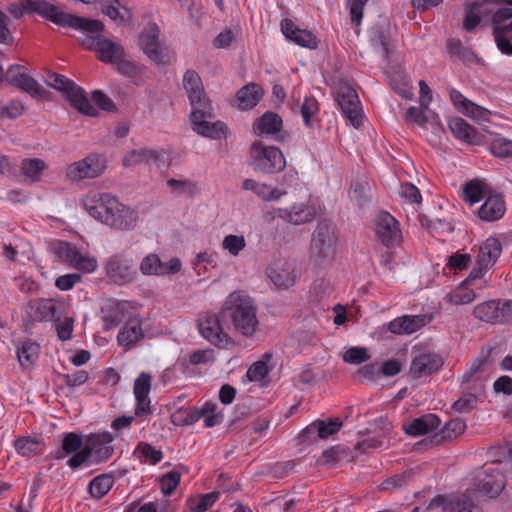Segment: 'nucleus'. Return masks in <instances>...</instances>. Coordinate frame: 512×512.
Returning a JSON list of instances; mask_svg holds the SVG:
<instances>
[{"label":"nucleus","instance_id":"f3484780","mask_svg":"<svg viewBox=\"0 0 512 512\" xmlns=\"http://www.w3.org/2000/svg\"><path fill=\"white\" fill-rule=\"evenodd\" d=\"M138 223V210L120 202L118 199L103 224L116 231L128 232L134 230Z\"/></svg>","mask_w":512,"mask_h":512},{"label":"nucleus","instance_id":"bb28decb","mask_svg":"<svg viewBox=\"0 0 512 512\" xmlns=\"http://www.w3.org/2000/svg\"><path fill=\"white\" fill-rule=\"evenodd\" d=\"M151 379L149 373L141 372L134 381L133 394L136 400L134 412L138 417L151 413V400L149 398Z\"/></svg>","mask_w":512,"mask_h":512},{"label":"nucleus","instance_id":"0eeeda50","mask_svg":"<svg viewBox=\"0 0 512 512\" xmlns=\"http://www.w3.org/2000/svg\"><path fill=\"white\" fill-rule=\"evenodd\" d=\"M473 316L489 324L512 323V300L492 299L477 304Z\"/></svg>","mask_w":512,"mask_h":512},{"label":"nucleus","instance_id":"393cba45","mask_svg":"<svg viewBox=\"0 0 512 512\" xmlns=\"http://www.w3.org/2000/svg\"><path fill=\"white\" fill-rule=\"evenodd\" d=\"M276 216L282 220L293 224L302 225L312 222L317 214L315 205L308 202L295 203L288 208H278Z\"/></svg>","mask_w":512,"mask_h":512},{"label":"nucleus","instance_id":"4be33fe9","mask_svg":"<svg viewBox=\"0 0 512 512\" xmlns=\"http://www.w3.org/2000/svg\"><path fill=\"white\" fill-rule=\"evenodd\" d=\"M114 441V436L109 431L90 433L85 438V444L90 450V456L94 458L95 463L108 461L114 454V447L110 444Z\"/></svg>","mask_w":512,"mask_h":512},{"label":"nucleus","instance_id":"7ed1b4c3","mask_svg":"<svg viewBox=\"0 0 512 512\" xmlns=\"http://www.w3.org/2000/svg\"><path fill=\"white\" fill-rule=\"evenodd\" d=\"M227 315L235 330L243 336H252L259 324L257 318V308L253 299L244 291L232 292L225 301L223 310Z\"/></svg>","mask_w":512,"mask_h":512},{"label":"nucleus","instance_id":"c85d7f7f","mask_svg":"<svg viewBox=\"0 0 512 512\" xmlns=\"http://www.w3.org/2000/svg\"><path fill=\"white\" fill-rule=\"evenodd\" d=\"M431 320L432 316L427 314L403 315L390 321L388 330L393 334L410 335L429 324Z\"/></svg>","mask_w":512,"mask_h":512},{"label":"nucleus","instance_id":"2f4dec72","mask_svg":"<svg viewBox=\"0 0 512 512\" xmlns=\"http://www.w3.org/2000/svg\"><path fill=\"white\" fill-rule=\"evenodd\" d=\"M143 338L144 332L140 319L130 317L119 330L117 342L120 347L128 351Z\"/></svg>","mask_w":512,"mask_h":512},{"label":"nucleus","instance_id":"f8f14e48","mask_svg":"<svg viewBox=\"0 0 512 512\" xmlns=\"http://www.w3.org/2000/svg\"><path fill=\"white\" fill-rule=\"evenodd\" d=\"M106 160L99 154H90L82 160L76 161L66 168V178L70 181L93 179L104 173Z\"/></svg>","mask_w":512,"mask_h":512},{"label":"nucleus","instance_id":"bf43d9fd","mask_svg":"<svg viewBox=\"0 0 512 512\" xmlns=\"http://www.w3.org/2000/svg\"><path fill=\"white\" fill-rule=\"evenodd\" d=\"M167 185L173 192L181 195L192 196L197 190L196 184L187 179H170Z\"/></svg>","mask_w":512,"mask_h":512},{"label":"nucleus","instance_id":"aec40b11","mask_svg":"<svg viewBox=\"0 0 512 512\" xmlns=\"http://www.w3.org/2000/svg\"><path fill=\"white\" fill-rule=\"evenodd\" d=\"M434 507H442L443 512H482L468 491L453 496L438 495L430 502L428 509Z\"/></svg>","mask_w":512,"mask_h":512},{"label":"nucleus","instance_id":"cd10ccee","mask_svg":"<svg viewBox=\"0 0 512 512\" xmlns=\"http://www.w3.org/2000/svg\"><path fill=\"white\" fill-rule=\"evenodd\" d=\"M271 282L278 288H289L296 282L294 267L285 259L274 260L266 269Z\"/></svg>","mask_w":512,"mask_h":512},{"label":"nucleus","instance_id":"c756f323","mask_svg":"<svg viewBox=\"0 0 512 512\" xmlns=\"http://www.w3.org/2000/svg\"><path fill=\"white\" fill-rule=\"evenodd\" d=\"M506 212L504 196L500 193H489L478 209L477 215L482 221L494 222L501 219Z\"/></svg>","mask_w":512,"mask_h":512},{"label":"nucleus","instance_id":"1a4fd4ad","mask_svg":"<svg viewBox=\"0 0 512 512\" xmlns=\"http://www.w3.org/2000/svg\"><path fill=\"white\" fill-rule=\"evenodd\" d=\"M336 102L343 117L359 128L363 122V110L356 90L348 83H340L336 93Z\"/></svg>","mask_w":512,"mask_h":512},{"label":"nucleus","instance_id":"5701e85b","mask_svg":"<svg viewBox=\"0 0 512 512\" xmlns=\"http://www.w3.org/2000/svg\"><path fill=\"white\" fill-rule=\"evenodd\" d=\"M106 273L114 283L119 285L132 282L136 276L132 260L122 254H114L108 259Z\"/></svg>","mask_w":512,"mask_h":512},{"label":"nucleus","instance_id":"338daca9","mask_svg":"<svg viewBox=\"0 0 512 512\" xmlns=\"http://www.w3.org/2000/svg\"><path fill=\"white\" fill-rule=\"evenodd\" d=\"M471 261L472 258L469 254L455 253L448 257L447 266L451 271H462L470 266Z\"/></svg>","mask_w":512,"mask_h":512},{"label":"nucleus","instance_id":"c03bdc74","mask_svg":"<svg viewBox=\"0 0 512 512\" xmlns=\"http://www.w3.org/2000/svg\"><path fill=\"white\" fill-rule=\"evenodd\" d=\"M449 96L450 100L460 113L469 116L474 117L476 115V112L479 111L480 107L475 105L472 101L467 99L460 91L450 88L449 89Z\"/></svg>","mask_w":512,"mask_h":512},{"label":"nucleus","instance_id":"dca6fc26","mask_svg":"<svg viewBox=\"0 0 512 512\" xmlns=\"http://www.w3.org/2000/svg\"><path fill=\"white\" fill-rule=\"evenodd\" d=\"M374 231L378 240L387 248L398 245L402 238L400 224L386 211L379 212L374 220Z\"/></svg>","mask_w":512,"mask_h":512},{"label":"nucleus","instance_id":"774afa93","mask_svg":"<svg viewBox=\"0 0 512 512\" xmlns=\"http://www.w3.org/2000/svg\"><path fill=\"white\" fill-rule=\"evenodd\" d=\"M71 457L67 460V465L73 470L79 469L81 466L86 464L91 456L90 450L84 443L83 448L79 449L77 452L70 454Z\"/></svg>","mask_w":512,"mask_h":512},{"label":"nucleus","instance_id":"6ab92c4d","mask_svg":"<svg viewBox=\"0 0 512 512\" xmlns=\"http://www.w3.org/2000/svg\"><path fill=\"white\" fill-rule=\"evenodd\" d=\"M506 486V478L497 467H484L476 477L477 490L489 498L497 497Z\"/></svg>","mask_w":512,"mask_h":512},{"label":"nucleus","instance_id":"13d9d810","mask_svg":"<svg viewBox=\"0 0 512 512\" xmlns=\"http://www.w3.org/2000/svg\"><path fill=\"white\" fill-rule=\"evenodd\" d=\"M223 249L230 255L237 256L246 247V240L243 235H226L222 241Z\"/></svg>","mask_w":512,"mask_h":512},{"label":"nucleus","instance_id":"e2e57ef3","mask_svg":"<svg viewBox=\"0 0 512 512\" xmlns=\"http://www.w3.org/2000/svg\"><path fill=\"white\" fill-rule=\"evenodd\" d=\"M25 108L21 101L11 100L0 106V118L16 119L21 116Z\"/></svg>","mask_w":512,"mask_h":512},{"label":"nucleus","instance_id":"a878e982","mask_svg":"<svg viewBox=\"0 0 512 512\" xmlns=\"http://www.w3.org/2000/svg\"><path fill=\"white\" fill-rule=\"evenodd\" d=\"M443 365L440 355L432 352H420L416 354L410 365V375L414 379L430 376Z\"/></svg>","mask_w":512,"mask_h":512},{"label":"nucleus","instance_id":"09e8293b","mask_svg":"<svg viewBox=\"0 0 512 512\" xmlns=\"http://www.w3.org/2000/svg\"><path fill=\"white\" fill-rule=\"evenodd\" d=\"M201 417L204 418L206 427H214L223 420V416L216 412V405L214 403H205L199 412L192 415V420L197 421Z\"/></svg>","mask_w":512,"mask_h":512},{"label":"nucleus","instance_id":"49530a36","mask_svg":"<svg viewBox=\"0 0 512 512\" xmlns=\"http://www.w3.org/2000/svg\"><path fill=\"white\" fill-rule=\"evenodd\" d=\"M475 297V292L469 288V285L463 282L447 294L448 302L453 305L469 304L475 299Z\"/></svg>","mask_w":512,"mask_h":512},{"label":"nucleus","instance_id":"4c0bfd02","mask_svg":"<svg viewBox=\"0 0 512 512\" xmlns=\"http://www.w3.org/2000/svg\"><path fill=\"white\" fill-rule=\"evenodd\" d=\"M440 425V419L435 414H426L413 419L406 427L405 432L411 436H421L437 430Z\"/></svg>","mask_w":512,"mask_h":512},{"label":"nucleus","instance_id":"6e6552de","mask_svg":"<svg viewBox=\"0 0 512 512\" xmlns=\"http://www.w3.org/2000/svg\"><path fill=\"white\" fill-rule=\"evenodd\" d=\"M336 102L343 117L359 128L363 122V110L356 90L348 83H340L336 93Z\"/></svg>","mask_w":512,"mask_h":512},{"label":"nucleus","instance_id":"de8ad7c7","mask_svg":"<svg viewBox=\"0 0 512 512\" xmlns=\"http://www.w3.org/2000/svg\"><path fill=\"white\" fill-rule=\"evenodd\" d=\"M186 470L185 466L180 465L177 470H173L162 475L160 478L161 492L166 496L171 495L180 483L181 472Z\"/></svg>","mask_w":512,"mask_h":512},{"label":"nucleus","instance_id":"79ce46f5","mask_svg":"<svg viewBox=\"0 0 512 512\" xmlns=\"http://www.w3.org/2000/svg\"><path fill=\"white\" fill-rule=\"evenodd\" d=\"M260 98L261 93L258 85H245L237 93L238 107L242 110L252 109L258 104Z\"/></svg>","mask_w":512,"mask_h":512},{"label":"nucleus","instance_id":"052dcab7","mask_svg":"<svg viewBox=\"0 0 512 512\" xmlns=\"http://www.w3.org/2000/svg\"><path fill=\"white\" fill-rule=\"evenodd\" d=\"M390 82L393 89L399 96H401L404 99L412 98V87L409 85V82L404 74H397L396 77L391 78Z\"/></svg>","mask_w":512,"mask_h":512},{"label":"nucleus","instance_id":"5fc2aeb1","mask_svg":"<svg viewBox=\"0 0 512 512\" xmlns=\"http://www.w3.org/2000/svg\"><path fill=\"white\" fill-rule=\"evenodd\" d=\"M447 49L451 57L464 62L470 61L474 57V53L469 48L464 47L459 39H449Z\"/></svg>","mask_w":512,"mask_h":512},{"label":"nucleus","instance_id":"412c9836","mask_svg":"<svg viewBox=\"0 0 512 512\" xmlns=\"http://www.w3.org/2000/svg\"><path fill=\"white\" fill-rule=\"evenodd\" d=\"M180 259L174 257L168 262H163L158 254L150 253L140 262V272L145 276H167L174 275L181 270Z\"/></svg>","mask_w":512,"mask_h":512},{"label":"nucleus","instance_id":"ea45409f","mask_svg":"<svg viewBox=\"0 0 512 512\" xmlns=\"http://www.w3.org/2000/svg\"><path fill=\"white\" fill-rule=\"evenodd\" d=\"M341 427L342 422L338 418L329 419L328 421H317L303 429L300 436L305 437L306 435L317 433L320 439H327L336 434Z\"/></svg>","mask_w":512,"mask_h":512},{"label":"nucleus","instance_id":"2eb2a0df","mask_svg":"<svg viewBox=\"0 0 512 512\" xmlns=\"http://www.w3.org/2000/svg\"><path fill=\"white\" fill-rule=\"evenodd\" d=\"M512 21V8L504 7L498 9L493 15V35L497 48L507 56H512V30L509 23Z\"/></svg>","mask_w":512,"mask_h":512},{"label":"nucleus","instance_id":"864d4df0","mask_svg":"<svg viewBox=\"0 0 512 512\" xmlns=\"http://www.w3.org/2000/svg\"><path fill=\"white\" fill-rule=\"evenodd\" d=\"M271 359V354L266 353L263 358L253 363L247 370L246 376L250 381H260L264 379L269 372L268 361Z\"/></svg>","mask_w":512,"mask_h":512},{"label":"nucleus","instance_id":"7c9ffc66","mask_svg":"<svg viewBox=\"0 0 512 512\" xmlns=\"http://www.w3.org/2000/svg\"><path fill=\"white\" fill-rule=\"evenodd\" d=\"M280 26L281 31L288 40L304 48H317L316 36L308 30L296 27L292 20L285 18L281 21Z\"/></svg>","mask_w":512,"mask_h":512},{"label":"nucleus","instance_id":"3c124183","mask_svg":"<svg viewBox=\"0 0 512 512\" xmlns=\"http://www.w3.org/2000/svg\"><path fill=\"white\" fill-rule=\"evenodd\" d=\"M488 194L485 187L478 181H470L463 188V198L471 205L485 199Z\"/></svg>","mask_w":512,"mask_h":512},{"label":"nucleus","instance_id":"ddd939ff","mask_svg":"<svg viewBox=\"0 0 512 512\" xmlns=\"http://www.w3.org/2000/svg\"><path fill=\"white\" fill-rule=\"evenodd\" d=\"M198 330L203 338L219 348L233 345L231 337L223 331L216 313L204 312L198 318Z\"/></svg>","mask_w":512,"mask_h":512},{"label":"nucleus","instance_id":"a18cd8bd","mask_svg":"<svg viewBox=\"0 0 512 512\" xmlns=\"http://www.w3.org/2000/svg\"><path fill=\"white\" fill-rule=\"evenodd\" d=\"M14 448L22 457L30 458L41 454L39 440L31 436H22L15 439Z\"/></svg>","mask_w":512,"mask_h":512},{"label":"nucleus","instance_id":"a19ab883","mask_svg":"<svg viewBox=\"0 0 512 512\" xmlns=\"http://www.w3.org/2000/svg\"><path fill=\"white\" fill-rule=\"evenodd\" d=\"M40 346L31 340H26L17 348V357L22 368L27 369L35 364L39 357Z\"/></svg>","mask_w":512,"mask_h":512},{"label":"nucleus","instance_id":"0e129e2a","mask_svg":"<svg viewBox=\"0 0 512 512\" xmlns=\"http://www.w3.org/2000/svg\"><path fill=\"white\" fill-rule=\"evenodd\" d=\"M61 445L66 453L72 454L83 448V438L75 432H67L63 435Z\"/></svg>","mask_w":512,"mask_h":512},{"label":"nucleus","instance_id":"9d476101","mask_svg":"<svg viewBox=\"0 0 512 512\" xmlns=\"http://www.w3.org/2000/svg\"><path fill=\"white\" fill-rule=\"evenodd\" d=\"M52 251L60 261L76 270L92 273L97 268L96 258L82 255L77 247L69 242L52 243Z\"/></svg>","mask_w":512,"mask_h":512},{"label":"nucleus","instance_id":"9b49d317","mask_svg":"<svg viewBox=\"0 0 512 512\" xmlns=\"http://www.w3.org/2000/svg\"><path fill=\"white\" fill-rule=\"evenodd\" d=\"M160 30L155 23L146 25L139 36V45L147 57L155 64H165L170 60L169 51L159 40Z\"/></svg>","mask_w":512,"mask_h":512},{"label":"nucleus","instance_id":"39448f33","mask_svg":"<svg viewBox=\"0 0 512 512\" xmlns=\"http://www.w3.org/2000/svg\"><path fill=\"white\" fill-rule=\"evenodd\" d=\"M45 83L48 86L61 91L63 96L79 112L88 116L97 115V109L86 97L84 90L64 75L49 71L46 74Z\"/></svg>","mask_w":512,"mask_h":512},{"label":"nucleus","instance_id":"f03ea898","mask_svg":"<svg viewBox=\"0 0 512 512\" xmlns=\"http://www.w3.org/2000/svg\"><path fill=\"white\" fill-rule=\"evenodd\" d=\"M310 259L315 266H331L339 253V236L336 226L328 221H319L310 241Z\"/></svg>","mask_w":512,"mask_h":512},{"label":"nucleus","instance_id":"f257e3e1","mask_svg":"<svg viewBox=\"0 0 512 512\" xmlns=\"http://www.w3.org/2000/svg\"><path fill=\"white\" fill-rule=\"evenodd\" d=\"M183 86L193 107L190 115L193 131L204 137L221 139L225 135L226 127L221 121H209L215 116L198 73L187 70L183 76Z\"/></svg>","mask_w":512,"mask_h":512},{"label":"nucleus","instance_id":"f704fd0d","mask_svg":"<svg viewBox=\"0 0 512 512\" xmlns=\"http://www.w3.org/2000/svg\"><path fill=\"white\" fill-rule=\"evenodd\" d=\"M448 125L457 139L472 145L480 143L482 135L463 118L454 117L449 120Z\"/></svg>","mask_w":512,"mask_h":512},{"label":"nucleus","instance_id":"72a5a7b5","mask_svg":"<svg viewBox=\"0 0 512 512\" xmlns=\"http://www.w3.org/2000/svg\"><path fill=\"white\" fill-rule=\"evenodd\" d=\"M66 308L62 300L40 299L37 302L36 316L43 321H59L66 313Z\"/></svg>","mask_w":512,"mask_h":512},{"label":"nucleus","instance_id":"58836bf2","mask_svg":"<svg viewBox=\"0 0 512 512\" xmlns=\"http://www.w3.org/2000/svg\"><path fill=\"white\" fill-rule=\"evenodd\" d=\"M60 26L70 27L90 33H99L103 30V23L95 19L64 13Z\"/></svg>","mask_w":512,"mask_h":512},{"label":"nucleus","instance_id":"603ef678","mask_svg":"<svg viewBox=\"0 0 512 512\" xmlns=\"http://www.w3.org/2000/svg\"><path fill=\"white\" fill-rule=\"evenodd\" d=\"M481 8L479 2H474L465 8V18L463 21V28L467 32H473L481 22Z\"/></svg>","mask_w":512,"mask_h":512},{"label":"nucleus","instance_id":"4d7b16f0","mask_svg":"<svg viewBox=\"0 0 512 512\" xmlns=\"http://www.w3.org/2000/svg\"><path fill=\"white\" fill-rule=\"evenodd\" d=\"M136 452L140 453L145 458V462H149L150 465H156L163 459L162 451L147 442H140L136 447Z\"/></svg>","mask_w":512,"mask_h":512},{"label":"nucleus","instance_id":"423d86ee","mask_svg":"<svg viewBox=\"0 0 512 512\" xmlns=\"http://www.w3.org/2000/svg\"><path fill=\"white\" fill-rule=\"evenodd\" d=\"M7 11L16 19L26 14H37L59 26L64 15L46 0H17L8 5Z\"/></svg>","mask_w":512,"mask_h":512},{"label":"nucleus","instance_id":"473e14b6","mask_svg":"<svg viewBox=\"0 0 512 512\" xmlns=\"http://www.w3.org/2000/svg\"><path fill=\"white\" fill-rule=\"evenodd\" d=\"M161 158V153L156 150L149 148L134 149L124 156L123 165L125 167H133L145 163L149 166L160 168Z\"/></svg>","mask_w":512,"mask_h":512},{"label":"nucleus","instance_id":"4468645a","mask_svg":"<svg viewBox=\"0 0 512 512\" xmlns=\"http://www.w3.org/2000/svg\"><path fill=\"white\" fill-rule=\"evenodd\" d=\"M117 200L111 193L89 191L83 197L82 204L92 218L103 224Z\"/></svg>","mask_w":512,"mask_h":512},{"label":"nucleus","instance_id":"e433bc0d","mask_svg":"<svg viewBox=\"0 0 512 512\" xmlns=\"http://www.w3.org/2000/svg\"><path fill=\"white\" fill-rule=\"evenodd\" d=\"M502 252L501 242L496 237L487 238L479 247L477 264L492 268Z\"/></svg>","mask_w":512,"mask_h":512},{"label":"nucleus","instance_id":"c9c22d12","mask_svg":"<svg viewBox=\"0 0 512 512\" xmlns=\"http://www.w3.org/2000/svg\"><path fill=\"white\" fill-rule=\"evenodd\" d=\"M282 124V118L278 114L269 111L255 120L253 131L257 136L270 137L281 131Z\"/></svg>","mask_w":512,"mask_h":512},{"label":"nucleus","instance_id":"37998d69","mask_svg":"<svg viewBox=\"0 0 512 512\" xmlns=\"http://www.w3.org/2000/svg\"><path fill=\"white\" fill-rule=\"evenodd\" d=\"M114 485V478L110 474H100L88 484V491L92 498L101 499L109 493Z\"/></svg>","mask_w":512,"mask_h":512},{"label":"nucleus","instance_id":"680f3d73","mask_svg":"<svg viewBox=\"0 0 512 512\" xmlns=\"http://www.w3.org/2000/svg\"><path fill=\"white\" fill-rule=\"evenodd\" d=\"M319 111L318 101L314 97H305L301 105V115L306 127H311V118Z\"/></svg>","mask_w":512,"mask_h":512},{"label":"nucleus","instance_id":"8fccbe9b","mask_svg":"<svg viewBox=\"0 0 512 512\" xmlns=\"http://www.w3.org/2000/svg\"><path fill=\"white\" fill-rule=\"evenodd\" d=\"M45 169L46 163L38 158L24 159L21 163L22 174L32 182L38 181Z\"/></svg>","mask_w":512,"mask_h":512},{"label":"nucleus","instance_id":"b1692460","mask_svg":"<svg viewBox=\"0 0 512 512\" xmlns=\"http://www.w3.org/2000/svg\"><path fill=\"white\" fill-rule=\"evenodd\" d=\"M5 81L32 96H42L45 92L43 87L27 74V69L22 65H11L5 73Z\"/></svg>","mask_w":512,"mask_h":512},{"label":"nucleus","instance_id":"a211bd4d","mask_svg":"<svg viewBox=\"0 0 512 512\" xmlns=\"http://www.w3.org/2000/svg\"><path fill=\"white\" fill-rule=\"evenodd\" d=\"M82 45L86 49L94 50L97 53L98 59L105 63H116L124 55L121 45L99 35L86 37Z\"/></svg>","mask_w":512,"mask_h":512},{"label":"nucleus","instance_id":"6e6d98bb","mask_svg":"<svg viewBox=\"0 0 512 512\" xmlns=\"http://www.w3.org/2000/svg\"><path fill=\"white\" fill-rule=\"evenodd\" d=\"M490 151L495 157L512 159V140L496 137L490 144Z\"/></svg>","mask_w":512,"mask_h":512},{"label":"nucleus","instance_id":"69168bd1","mask_svg":"<svg viewBox=\"0 0 512 512\" xmlns=\"http://www.w3.org/2000/svg\"><path fill=\"white\" fill-rule=\"evenodd\" d=\"M286 194L285 191H281L280 189L268 185L266 183H261L259 188L257 189L255 195L259 197L263 201H276Z\"/></svg>","mask_w":512,"mask_h":512},{"label":"nucleus","instance_id":"20e7f679","mask_svg":"<svg viewBox=\"0 0 512 512\" xmlns=\"http://www.w3.org/2000/svg\"><path fill=\"white\" fill-rule=\"evenodd\" d=\"M249 164L255 171L275 174L285 169L286 159L279 148L257 140L250 146Z\"/></svg>","mask_w":512,"mask_h":512}]
</instances>
